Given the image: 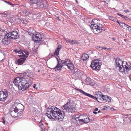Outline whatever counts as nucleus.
I'll use <instances>...</instances> for the list:
<instances>
[{
    "mask_svg": "<svg viewBox=\"0 0 131 131\" xmlns=\"http://www.w3.org/2000/svg\"><path fill=\"white\" fill-rule=\"evenodd\" d=\"M124 12H125L126 13H127L128 12H129V11L128 9H126L124 10Z\"/></svg>",
    "mask_w": 131,
    "mask_h": 131,
    "instance_id": "052dcab7",
    "label": "nucleus"
},
{
    "mask_svg": "<svg viewBox=\"0 0 131 131\" xmlns=\"http://www.w3.org/2000/svg\"><path fill=\"white\" fill-rule=\"evenodd\" d=\"M1 92L2 93L0 95V101L4 102L5 101V99L3 97V94L4 93L3 90L1 91Z\"/></svg>",
    "mask_w": 131,
    "mask_h": 131,
    "instance_id": "c756f323",
    "label": "nucleus"
},
{
    "mask_svg": "<svg viewBox=\"0 0 131 131\" xmlns=\"http://www.w3.org/2000/svg\"><path fill=\"white\" fill-rule=\"evenodd\" d=\"M16 109H17L18 111H19V112H21L23 111L24 109V106L22 104L19 103L18 104L17 107L15 108Z\"/></svg>",
    "mask_w": 131,
    "mask_h": 131,
    "instance_id": "dca6fc26",
    "label": "nucleus"
},
{
    "mask_svg": "<svg viewBox=\"0 0 131 131\" xmlns=\"http://www.w3.org/2000/svg\"><path fill=\"white\" fill-rule=\"evenodd\" d=\"M18 88L19 90L23 91V90L21 89L22 88V86H20L19 85V86L18 87Z\"/></svg>",
    "mask_w": 131,
    "mask_h": 131,
    "instance_id": "6e6d98bb",
    "label": "nucleus"
},
{
    "mask_svg": "<svg viewBox=\"0 0 131 131\" xmlns=\"http://www.w3.org/2000/svg\"><path fill=\"white\" fill-rule=\"evenodd\" d=\"M7 34L10 39H16L18 38L19 36H18V33L16 31H13Z\"/></svg>",
    "mask_w": 131,
    "mask_h": 131,
    "instance_id": "6e6552de",
    "label": "nucleus"
},
{
    "mask_svg": "<svg viewBox=\"0 0 131 131\" xmlns=\"http://www.w3.org/2000/svg\"><path fill=\"white\" fill-rule=\"evenodd\" d=\"M98 23V24L99 25V26H98V28H99V30H100L101 31H104V30L103 29L102 25L100 23V21L99 20H97L96 19H93L92 20L91 22V24H92V23Z\"/></svg>",
    "mask_w": 131,
    "mask_h": 131,
    "instance_id": "f8f14e48",
    "label": "nucleus"
},
{
    "mask_svg": "<svg viewBox=\"0 0 131 131\" xmlns=\"http://www.w3.org/2000/svg\"><path fill=\"white\" fill-rule=\"evenodd\" d=\"M27 32H28V34L29 35H31V34H32V32L31 31H29V30H27Z\"/></svg>",
    "mask_w": 131,
    "mask_h": 131,
    "instance_id": "3c124183",
    "label": "nucleus"
},
{
    "mask_svg": "<svg viewBox=\"0 0 131 131\" xmlns=\"http://www.w3.org/2000/svg\"><path fill=\"white\" fill-rule=\"evenodd\" d=\"M4 93L3 94V97L5 98V101L6 100L7 96H8V92L6 89H4L3 90Z\"/></svg>",
    "mask_w": 131,
    "mask_h": 131,
    "instance_id": "2f4dec72",
    "label": "nucleus"
},
{
    "mask_svg": "<svg viewBox=\"0 0 131 131\" xmlns=\"http://www.w3.org/2000/svg\"><path fill=\"white\" fill-rule=\"evenodd\" d=\"M104 108H103L102 110H106L107 109V108H109L110 107L107 106H104Z\"/></svg>",
    "mask_w": 131,
    "mask_h": 131,
    "instance_id": "49530a36",
    "label": "nucleus"
},
{
    "mask_svg": "<svg viewBox=\"0 0 131 131\" xmlns=\"http://www.w3.org/2000/svg\"><path fill=\"white\" fill-rule=\"evenodd\" d=\"M102 65L101 63H99L98 60H95L91 62L90 66L93 70H98L100 68Z\"/></svg>",
    "mask_w": 131,
    "mask_h": 131,
    "instance_id": "423d86ee",
    "label": "nucleus"
},
{
    "mask_svg": "<svg viewBox=\"0 0 131 131\" xmlns=\"http://www.w3.org/2000/svg\"><path fill=\"white\" fill-rule=\"evenodd\" d=\"M125 25L126 26H125V27H124V29H127L130 32H131V26H130L127 25L125 24Z\"/></svg>",
    "mask_w": 131,
    "mask_h": 131,
    "instance_id": "72a5a7b5",
    "label": "nucleus"
},
{
    "mask_svg": "<svg viewBox=\"0 0 131 131\" xmlns=\"http://www.w3.org/2000/svg\"><path fill=\"white\" fill-rule=\"evenodd\" d=\"M120 67L119 70L120 72L127 73L128 71L131 69V64L123 61H122V64Z\"/></svg>",
    "mask_w": 131,
    "mask_h": 131,
    "instance_id": "39448f33",
    "label": "nucleus"
},
{
    "mask_svg": "<svg viewBox=\"0 0 131 131\" xmlns=\"http://www.w3.org/2000/svg\"><path fill=\"white\" fill-rule=\"evenodd\" d=\"M75 90L80 92L81 93L83 94L84 95L89 97L90 98H92L93 99H95L96 100H97L98 99V97H97L96 96H94L89 94L87 93L84 91H83L82 90L77 88L75 89Z\"/></svg>",
    "mask_w": 131,
    "mask_h": 131,
    "instance_id": "9b49d317",
    "label": "nucleus"
},
{
    "mask_svg": "<svg viewBox=\"0 0 131 131\" xmlns=\"http://www.w3.org/2000/svg\"><path fill=\"white\" fill-rule=\"evenodd\" d=\"M59 129L60 130V131H63V128L62 127H60L59 128Z\"/></svg>",
    "mask_w": 131,
    "mask_h": 131,
    "instance_id": "680f3d73",
    "label": "nucleus"
},
{
    "mask_svg": "<svg viewBox=\"0 0 131 131\" xmlns=\"http://www.w3.org/2000/svg\"><path fill=\"white\" fill-rule=\"evenodd\" d=\"M31 82H26L25 84V85L26 86H27V88H29L30 85V84H31ZM26 87V86H25Z\"/></svg>",
    "mask_w": 131,
    "mask_h": 131,
    "instance_id": "58836bf2",
    "label": "nucleus"
},
{
    "mask_svg": "<svg viewBox=\"0 0 131 131\" xmlns=\"http://www.w3.org/2000/svg\"><path fill=\"white\" fill-rule=\"evenodd\" d=\"M117 84H118V86L117 85V86L118 88L119 89H121L122 87V86H121V84H120L117 83Z\"/></svg>",
    "mask_w": 131,
    "mask_h": 131,
    "instance_id": "864d4df0",
    "label": "nucleus"
},
{
    "mask_svg": "<svg viewBox=\"0 0 131 131\" xmlns=\"http://www.w3.org/2000/svg\"><path fill=\"white\" fill-rule=\"evenodd\" d=\"M36 84H34V85L33 87L34 89H37V88L36 87Z\"/></svg>",
    "mask_w": 131,
    "mask_h": 131,
    "instance_id": "bf43d9fd",
    "label": "nucleus"
},
{
    "mask_svg": "<svg viewBox=\"0 0 131 131\" xmlns=\"http://www.w3.org/2000/svg\"><path fill=\"white\" fill-rule=\"evenodd\" d=\"M73 103V102L71 99L70 98L68 99V101L67 103L64 105L62 106V109H64L66 108H68V107L70 106Z\"/></svg>",
    "mask_w": 131,
    "mask_h": 131,
    "instance_id": "ddd939ff",
    "label": "nucleus"
},
{
    "mask_svg": "<svg viewBox=\"0 0 131 131\" xmlns=\"http://www.w3.org/2000/svg\"><path fill=\"white\" fill-rule=\"evenodd\" d=\"M98 96H99V97H101L102 96V92H98Z\"/></svg>",
    "mask_w": 131,
    "mask_h": 131,
    "instance_id": "c03bdc74",
    "label": "nucleus"
},
{
    "mask_svg": "<svg viewBox=\"0 0 131 131\" xmlns=\"http://www.w3.org/2000/svg\"><path fill=\"white\" fill-rule=\"evenodd\" d=\"M32 4V6H36V7H40L45 9H48V5L46 1H42V0H30Z\"/></svg>",
    "mask_w": 131,
    "mask_h": 131,
    "instance_id": "7ed1b4c3",
    "label": "nucleus"
},
{
    "mask_svg": "<svg viewBox=\"0 0 131 131\" xmlns=\"http://www.w3.org/2000/svg\"><path fill=\"white\" fill-rule=\"evenodd\" d=\"M85 85H89L93 88L96 87V84L94 82H83Z\"/></svg>",
    "mask_w": 131,
    "mask_h": 131,
    "instance_id": "393cba45",
    "label": "nucleus"
},
{
    "mask_svg": "<svg viewBox=\"0 0 131 131\" xmlns=\"http://www.w3.org/2000/svg\"><path fill=\"white\" fill-rule=\"evenodd\" d=\"M73 10H74L75 13H77V9L75 7H73Z\"/></svg>",
    "mask_w": 131,
    "mask_h": 131,
    "instance_id": "5fc2aeb1",
    "label": "nucleus"
},
{
    "mask_svg": "<svg viewBox=\"0 0 131 131\" xmlns=\"http://www.w3.org/2000/svg\"><path fill=\"white\" fill-rule=\"evenodd\" d=\"M25 79L26 78H27V77H28V78H31L32 77H33V76L32 75V73L31 72H30V71H29V72L26 71V72H25ZM27 79H28V78H27ZM26 80H25V81Z\"/></svg>",
    "mask_w": 131,
    "mask_h": 131,
    "instance_id": "aec40b11",
    "label": "nucleus"
},
{
    "mask_svg": "<svg viewBox=\"0 0 131 131\" xmlns=\"http://www.w3.org/2000/svg\"><path fill=\"white\" fill-rule=\"evenodd\" d=\"M25 72H24L18 73V75H19V76H20V77H23V78H25Z\"/></svg>",
    "mask_w": 131,
    "mask_h": 131,
    "instance_id": "c9c22d12",
    "label": "nucleus"
},
{
    "mask_svg": "<svg viewBox=\"0 0 131 131\" xmlns=\"http://www.w3.org/2000/svg\"><path fill=\"white\" fill-rule=\"evenodd\" d=\"M93 113L95 114H96L97 113V112L95 111H93Z\"/></svg>",
    "mask_w": 131,
    "mask_h": 131,
    "instance_id": "0e129e2a",
    "label": "nucleus"
},
{
    "mask_svg": "<svg viewBox=\"0 0 131 131\" xmlns=\"http://www.w3.org/2000/svg\"><path fill=\"white\" fill-rule=\"evenodd\" d=\"M85 82H90L89 78H87L85 80Z\"/></svg>",
    "mask_w": 131,
    "mask_h": 131,
    "instance_id": "13d9d810",
    "label": "nucleus"
},
{
    "mask_svg": "<svg viewBox=\"0 0 131 131\" xmlns=\"http://www.w3.org/2000/svg\"><path fill=\"white\" fill-rule=\"evenodd\" d=\"M1 14L3 15V16H4L3 15L7 16V15L8 14V13H7V12H3V13H1Z\"/></svg>",
    "mask_w": 131,
    "mask_h": 131,
    "instance_id": "a18cd8bd",
    "label": "nucleus"
},
{
    "mask_svg": "<svg viewBox=\"0 0 131 131\" xmlns=\"http://www.w3.org/2000/svg\"><path fill=\"white\" fill-rule=\"evenodd\" d=\"M98 110V109L97 108H96L94 110V111H97Z\"/></svg>",
    "mask_w": 131,
    "mask_h": 131,
    "instance_id": "338daca9",
    "label": "nucleus"
},
{
    "mask_svg": "<svg viewBox=\"0 0 131 131\" xmlns=\"http://www.w3.org/2000/svg\"><path fill=\"white\" fill-rule=\"evenodd\" d=\"M65 40L67 43H71V44L72 45H74L77 44V41L75 40L67 39H66Z\"/></svg>",
    "mask_w": 131,
    "mask_h": 131,
    "instance_id": "b1692460",
    "label": "nucleus"
},
{
    "mask_svg": "<svg viewBox=\"0 0 131 131\" xmlns=\"http://www.w3.org/2000/svg\"><path fill=\"white\" fill-rule=\"evenodd\" d=\"M99 26V25L98 24V23H93V22L92 24H91L90 27V28L92 29L95 30L96 31H94V32H95V33H97L101 32L102 31H101L100 30H100H99V28L98 27V26Z\"/></svg>",
    "mask_w": 131,
    "mask_h": 131,
    "instance_id": "9d476101",
    "label": "nucleus"
},
{
    "mask_svg": "<svg viewBox=\"0 0 131 131\" xmlns=\"http://www.w3.org/2000/svg\"><path fill=\"white\" fill-rule=\"evenodd\" d=\"M39 127L41 128L42 129L44 128V126L43 124L41 123L40 124H39Z\"/></svg>",
    "mask_w": 131,
    "mask_h": 131,
    "instance_id": "37998d69",
    "label": "nucleus"
},
{
    "mask_svg": "<svg viewBox=\"0 0 131 131\" xmlns=\"http://www.w3.org/2000/svg\"><path fill=\"white\" fill-rule=\"evenodd\" d=\"M19 81V82H21L22 81H25V79L23 78V77H18L16 78L14 80L13 82H18V81Z\"/></svg>",
    "mask_w": 131,
    "mask_h": 131,
    "instance_id": "4be33fe9",
    "label": "nucleus"
},
{
    "mask_svg": "<svg viewBox=\"0 0 131 131\" xmlns=\"http://www.w3.org/2000/svg\"><path fill=\"white\" fill-rule=\"evenodd\" d=\"M1 92L2 93L0 95V101L4 102L5 101V99L3 97V94L4 93L3 90L1 91Z\"/></svg>",
    "mask_w": 131,
    "mask_h": 131,
    "instance_id": "7c9ffc66",
    "label": "nucleus"
},
{
    "mask_svg": "<svg viewBox=\"0 0 131 131\" xmlns=\"http://www.w3.org/2000/svg\"><path fill=\"white\" fill-rule=\"evenodd\" d=\"M5 121L4 119H3V124L4 125H5Z\"/></svg>",
    "mask_w": 131,
    "mask_h": 131,
    "instance_id": "774afa93",
    "label": "nucleus"
},
{
    "mask_svg": "<svg viewBox=\"0 0 131 131\" xmlns=\"http://www.w3.org/2000/svg\"><path fill=\"white\" fill-rule=\"evenodd\" d=\"M117 14L119 16L124 18V19L127 21H129L130 20V19L127 16H125L124 15H122L119 13H117Z\"/></svg>",
    "mask_w": 131,
    "mask_h": 131,
    "instance_id": "cd10ccee",
    "label": "nucleus"
},
{
    "mask_svg": "<svg viewBox=\"0 0 131 131\" xmlns=\"http://www.w3.org/2000/svg\"><path fill=\"white\" fill-rule=\"evenodd\" d=\"M63 111L56 107L52 106H49L46 109L47 113L46 114L48 118L50 119H53L55 120H57L59 122L63 121L65 116V112L74 113L77 111L76 107L74 105H72L68 108H66L64 109H62Z\"/></svg>",
    "mask_w": 131,
    "mask_h": 131,
    "instance_id": "f257e3e1",
    "label": "nucleus"
},
{
    "mask_svg": "<svg viewBox=\"0 0 131 131\" xmlns=\"http://www.w3.org/2000/svg\"><path fill=\"white\" fill-rule=\"evenodd\" d=\"M36 96L31 95H29L27 98V100H29L30 102L32 103L36 101Z\"/></svg>",
    "mask_w": 131,
    "mask_h": 131,
    "instance_id": "f3484780",
    "label": "nucleus"
},
{
    "mask_svg": "<svg viewBox=\"0 0 131 131\" xmlns=\"http://www.w3.org/2000/svg\"><path fill=\"white\" fill-rule=\"evenodd\" d=\"M64 61L67 64V65L69 63L70 60L69 59H66L65 60H64Z\"/></svg>",
    "mask_w": 131,
    "mask_h": 131,
    "instance_id": "e433bc0d",
    "label": "nucleus"
},
{
    "mask_svg": "<svg viewBox=\"0 0 131 131\" xmlns=\"http://www.w3.org/2000/svg\"><path fill=\"white\" fill-rule=\"evenodd\" d=\"M89 58V56L86 54H83L81 57V58L83 61H85Z\"/></svg>",
    "mask_w": 131,
    "mask_h": 131,
    "instance_id": "bb28decb",
    "label": "nucleus"
},
{
    "mask_svg": "<svg viewBox=\"0 0 131 131\" xmlns=\"http://www.w3.org/2000/svg\"><path fill=\"white\" fill-rule=\"evenodd\" d=\"M14 52L19 54L21 53L22 57H24L26 59L28 57L29 55V53L28 51L26 50L23 51L20 48H18L14 50Z\"/></svg>",
    "mask_w": 131,
    "mask_h": 131,
    "instance_id": "0eeeda50",
    "label": "nucleus"
},
{
    "mask_svg": "<svg viewBox=\"0 0 131 131\" xmlns=\"http://www.w3.org/2000/svg\"><path fill=\"white\" fill-rule=\"evenodd\" d=\"M12 82H6V85H9V86H12Z\"/></svg>",
    "mask_w": 131,
    "mask_h": 131,
    "instance_id": "ea45409f",
    "label": "nucleus"
},
{
    "mask_svg": "<svg viewBox=\"0 0 131 131\" xmlns=\"http://www.w3.org/2000/svg\"><path fill=\"white\" fill-rule=\"evenodd\" d=\"M72 122L75 125H82L83 124L89 123L90 120L88 116L86 114L74 115L72 116Z\"/></svg>",
    "mask_w": 131,
    "mask_h": 131,
    "instance_id": "f03ea898",
    "label": "nucleus"
},
{
    "mask_svg": "<svg viewBox=\"0 0 131 131\" xmlns=\"http://www.w3.org/2000/svg\"><path fill=\"white\" fill-rule=\"evenodd\" d=\"M44 36L42 33H37L33 34L32 37L33 40L35 42L40 43V44H43Z\"/></svg>",
    "mask_w": 131,
    "mask_h": 131,
    "instance_id": "20e7f679",
    "label": "nucleus"
},
{
    "mask_svg": "<svg viewBox=\"0 0 131 131\" xmlns=\"http://www.w3.org/2000/svg\"><path fill=\"white\" fill-rule=\"evenodd\" d=\"M110 110L111 111H113L115 110V109L113 107H112L110 108Z\"/></svg>",
    "mask_w": 131,
    "mask_h": 131,
    "instance_id": "69168bd1",
    "label": "nucleus"
},
{
    "mask_svg": "<svg viewBox=\"0 0 131 131\" xmlns=\"http://www.w3.org/2000/svg\"><path fill=\"white\" fill-rule=\"evenodd\" d=\"M10 39L6 34L1 40V43L4 45H8L11 42Z\"/></svg>",
    "mask_w": 131,
    "mask_h": 131,
    "instance_id": "1a4fd4ad",
    "label": "nucleus"
},
{
    "mask_svg": "<svg viewBox=\"0 0 131 131\" xmlns=\"http://www.w3.org/2000/svg\"><path fill=\"white\" fill-rule=\"evenodd\" d=\"M4 103H0V108L1 107H3Z\"/></svg>",
    "mask_w": 131,
    "mask_h": 131,
    "instance_id": "e2e57ef3",
    "label": "nucleus"
},
{
    "mask_svg": "<svg viewBox=\"0 0 131 131\" xmlns=\"http://www.w3.org/2000/svg\"><path fill=\"white\" fill-rule=\"evenodd\" d=\"M116 22L119 24V25L122 28H123L124 27H125V26H126L125 25V24L122 21L121 22H119L118 20L116 21Z\"/></svg>",
    "mask_w": 131,
    "mask_h": 131,
    "instance_id": "c85d7f7f",
    "label": "nucleus"
},
{
    "mask_svg": "<svg viewBox=\"0 0 131 131\" xmlns=\"http://www.w3.org/2000/svg\"><path fill=\"white\" fill-rule=\"evenodd\" d=\"M103 49H104L105 50L107 51L108 50H110V48H108L106 47H103Z\"/></svg>",
    "mask_w": 131,
    "mask_h": 131,
    "instance_id": "de8ad7c7",
    "label": "nucleus"
},
{
    "mask_svg": "<svg viewBox=\"0 0 131 131\" xmlns=\"http://www.w3.org/2000/svg\"><path fill=\"white\" fill-rule=\"evenodd\" d=\"M109 19L111 20H112L115 22H116L118 20L112 16H109L108 17Z\"/></svg>",
    "mask_w": 131,
    "mask_h": 131,
    "instance_id": "473e14b6",
    "label": "nucleus"
},
{
    "mask_svg": "<svg viewBox=\"0 0 131 131\" xmlns=\"http://www.w3.org/2000/svg\"><path fill=\"white\" fill-rule=\"evenodd\" d=\"M59 51H58V50H56V51L55 52H54V54L53 55H52V56H54V55L58 56L59 54Z\"/></svg>",
    "mask_w": 131,
    "mask_h": 131,
    "instance_id": "4c0bfd02",
    "label": "nucleus"
},
{
    "mask_svg": "<svg viewBox=\"0 0 131 131\" xmlns=\"http://www.w3.org/2000/svg\"><path fill=\"white\" fill-rule=\"evenodd\" d=\"M19 83H21V85L22 86V88H21L23 90V91H24L26 90L27 89V86L25 85V84L23 85L21 83L22 82H19Z\"/></svg>",
    "mask_w": 131,
    "mask_h": 131,
    "instance_id": "f704fd0d",
    "label": "nucleus"
},
{
    "mask_svg": "<svg viewBox=\"0 0 131 131\" xmlns=\"http://www.w3.org/2000/svg\"><path fill=\"white\" fill-rule=\"evenodd\" d=\"M18 112L17 109H16L15 108L13 111L10 112V114L13 117H16L17 115V113Z\"/></svg>",
    "mask_w": 131,
    "mask_h": 131,
    "instance_id": "6ab92c4d",
    "label": "nucleus"
},
{
    "mask_svg": "<svg viewBox=\"0 0 131 131\" xmlns=\"http://www.w3.org/2000/svg\"><path fill=\"white\" fill-rule=\"evenodd\" d=\"M56 58L57 60V65L53 69V70L54 71H56V70L57 68L58 67V65L60 64V63L62 61V60L59 58V57H56Z\"/></svg>",
    "mask_w": 131,
    "mask_h": 131,
    "instance_id": "5701e85b",
    "label": "nucleus"
},
{
    "mask_svg": "<svg viewBox=\"0 0 131 131\" xmlns=\"http://www.w3.org/2000/svg\"><path fill=\"white\" fill-rule=\"evenodd\" d=\"M5 2L7 3L8 5H12L13 6V5L11 3H10L9 2H7V1H5Z\"/></svg>",
    "mask_w": 131,
    "mask_h": 131,
    "instance_id": "603ef678",
    "label": "nucleus"
},
{
    "mask_svg": "<svg viewBox=\"0 0 131 131\" xmlns=\"http://www.w3.org/2000/svg\"><path fill=\"white\" fill-rule=\"evenodd\" d=\"M61 47V45H59L58 46V47L57 48L56 50H58V51H59Z\"/></svg>",
    "mask_w": 131,
    "mask_h": 131,
    "instance_id": "79ce46f5",
    "label": "nucleus"
},
{
    "mask_svg": "<svg viewBox=\"0 0 131 131\" xmlns=\"http://www.w3.org/2000/svg\"><path fill=\"white\" fill-rule=\"evenodd\" d=\"M21 114L20 113H20L19 112L18 113H17V115L16 116V117H17V116H21Z\"/></svg>",
    "mask_w": 131,
    "mask_h": 131,
    "instance_id": "09e8293b",
    "label": "nucleus"
},
{
    "mask_svg": "<svg viewBox=\"0 0 131 131\" xmlns=\"http://www.w3.org/2000/svg\"><path fill=\"white\" fill-rule=\"evenodd\" d=\"M101 97L103 100L105 101L106 102H111V97L107 95H105L103 94H102Z\"/></svg>",
    "mask_w": 131,
    "mask_h": 131,
    "instance_id": "4468645a",
    "label": "nucleus"
},
{
    "mask_svg": "<svg viewBox=\"0 0 131 131\" xmlns=\"http://www.w3.org/2000/svg\"><path fill=\"white\" fill-rule=\"evenodd\" d=\"M60 64L58 65V67H57L55 71L59 70L60 71L62 69L63 66L66 65L67 66V64L65 63L63 60H62V61L60 63Z\"/></svg>",
    "mask_w": 131,
    "mask_h": 131,
    "instance_id": "2eb2a0df",
    "label": "nucleus"
},
{
    "mask_svg": "<svg viewBox=\"0 0 131 131\" xmlns=\"http://www.w3.org/2000/svg\"><path fill=\"white\" fill-rule=\"evenodd\" d=\"M67 66L68 68L71 70H73L74 68V66L72 63L70 62V61Z\"/></svg>",
    "mask_w": 131,
    "mask_h": 131,
    "instance_id": "a878e982",
    "label": "nucleus"
},
{
    "mask_svg": "<svg viewBox=\"0 0 131 131\" xmlns=\"http://www.w3.org/2000/svg\"><path fill=\"white\" fill-rule=\"evenodd\" d=\"M18 82H13L14 83L16 86L17 87H18V86H19V84L18 83Z\"/></svg>",
    "mask_w": 131,
    "mask_h": 131,
    "instance_id": "8fccbe9b",
    "label": "nucleus"
},
{
    "mask_svg": "<svg viewBox=\"0 0 131 131\" xmlns=\"http://www.w3.org/2000/svg\"><path fill=\"white\" fill-rule=\"evenodd\" d=\"M26 59V58L24 57H22V58H21L18 59L17 61L18 64L19 65H21L23 64Z\"/></svg>",
    "mask_w": 131,
    "mask_h": 131,
    "instance_id": "412c9836",
    "label": "nucleus"
},
{
    "mask_svg": "<svg viewBox=\"0 0 131 131\" xmlns=\"http://www.w3.org/2000/svg\"><path fill=\"white\" fill-rule=\"evenodd\" d=\"M122 61L119 58H116L115 60V62L116 67H118L119 70V67L121 66L122 64Z\"/></svg>",
    "mask_w": 131,
    "mask_h": 131,
    "instance_id": "a211bd4d",
    "label": "nucleus"
},
{
    "mask_svg": "<svg viewBox=\"0 0 131 131\" xmlns=\"http://www.w3.org/2000/svg\"><path fill=\"white\" fill-rule=\"evenodd\" d=\"M98 92H95V95L96 96V97H98H98H99V96H98Z\"/></svg>",
    "mask_w": 131,
    "mask_h": 131,
    "instance_id": "4d7b16f0",
    "label": "nucleus"
},
{
    "mask_svg": "<svg viewBox=\"0 0 131 131\" xmlns=\"http://www.w3.org/2000/svg\"><path fill=\"white\" fill-rule=\"evenodd\" d=\"M55 17L56 18L58 19V20L59 21H61V19L59 18V16L58 14H56L55 15Z\"/></svg>",
    "mask_w": 131,
    "mask_h": 131,
    "instance_id": "a19ab883",
    "label": "nucleus"
}]
</instances>
